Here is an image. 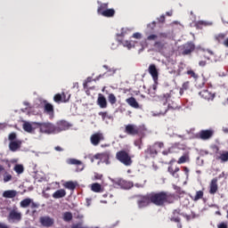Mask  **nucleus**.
<instances>
[{"label": "nucleus", "mask_w": 228, "mask_h": 228, "mask_svg": "<svg viewBox=\"0 0 228 228\" xmlns=\"http://www.w3.org/2000/svg\"><path fill=\"white\" fill-rule=\"evenodd\" d=\"M183 163H190V152H185L183 156L177 160L178 165H183Z\"/></svg>", "instance_id": "5701e85b"}, {"label": "nucleus", "mask_w": 228, "mask_h": 228, "mask_svg": "<svg viewBox=\"0 0 228 228\" xmlns=\"http://www.w3.org/2000/svg\"><path fill=\"white\" fill-rule=\"evenodd\" d=\"M159 38V36L158 35H155V34H151L150 36H148L147 37V40L151 41V40H158Z\"/></svg>", "instance_id": "49530a36"}, {"label": "nucleus", "mask_w": 228, "mask_h": 228, "mask_svg": "<svg viewBox=\"0 0 228 228\" xmlns=\"http://www.w3.org/2000/svg\"><path fill=\"white\" fill-rule=\"evenodd\" d=\"M16 138H17V134L15 133H11L9 134V140L10 142H15L16 141Z\"/></svg>", "instance_id": "c03bdc74"}, {"label": "nucleus", "mask_w": 228, "mask_h": 228, "mask_svg": "<svg viewBox=\"0 0 228 228\" xmlns=\"http://www.w3.org/2000/svg\"><path fill=\"white\" fill-rule=\"evenodd\" d=\"M99 8H101L102 10H108V4H103Z\"/></svg>", "instance_id": "4d7b16f0"}, {"label": "nucleus", "mask_w": 228, "mask_h": 228, "mask_svg": "<svg viewBox=\"0 0 228 228\" xmlns=\"http://www.w3.org/2000/svg\"><path fill=\"white\" fill-rule=\"evenodd\" d=\"M149 74H151L153 81H156L158 79L159 72L158 69L156 68L155 64H151L148 69Z\"/></svg>", "instance_id": "4468645a"}, {"label": "nucleus", "mask_w": 228, "mask_h": 228, "mask_svg": "<svg viewBox=\"0 0 228 228\" xmlns=\"http://www.w3.org/2000/svg\"><path fill=\"white\" fill-rule=\"evenodd\" d=\"M33 126H37V122L29 123L28 121H25L23 123V129L24 131H26V133H33Z\"/></svg>", "instance_id": "6ab92c4d"}, {"label": "nucleus", "mask_w": 228, "mask_h": 228, "mask_svg": "<svg viewBox=\"0 0 228 228\" xmlns=\"http://www.w3.org/2000/svg\"><path fill=\"white\" fill-rule=\"evenodd\" d=\"M151 200L149 199V194L146 196H143L141 200L138 201V207L139 208H147L149 204L151 203Z\"/></svg>", "instance_id": "a211bd4d"}, {"label": "nucleus", "mask_w": 228, "mask_h": 228, "mask_svg": "<svg viewBox=\"0 0 228 228\" xmlns=\"http://www.w3.org/2000/svg\"><path fill=\"white\" fill-rule=\"evenodd\" d=\"M4 199H14V197H17V191L9 190L4 191L3 193Z\"/></svg>", "instance_id": "412c9836"}, {"label": "nucleus", "mask_w": 228, "mask_h": 228, "mask_svg": "<svg viewBox=\"0 0 228 228\" xmlns=\"http://www.w3.org/2000/svg\"><path fill=\"white\" fill-rule=\"evenodd\" d=\"M122 184H124V188L126 190H130V188H133L134 184L133 182H127V181H122Z\"/></svg>", "instance_id": "58836bf2"}, {"label": "nucleus", "mask_w": 228, "mask_h": 228, "mask_svg": "<svg viewBox=\"0 0 228 228\" xmlns=\"http://www.w3.org/2000/svg\"><path fill=\"white\" fill-rule=\"evenodd\" d=\"M108 153H97L94 156V159H102L103 158H108Z\"/></svg>", "instance_id": "e433bc0d"}, {"label": "nucleus", "mask_w": 228, "mask_h": 228, "mask_svg": "<svg viewBox=\"0 0 228 228\" xmlns=\"http://www.w3.org/2000/svg\"><path fill=\"white\" fill-rule=\"evenodd\" d=\"M176 94H179L178 90L170 91L160 96V101L164 106H167V110H177L178 106L172 99H175Z\"/></svg>", "instance_id": "f257e3e1"}, {"label": "nucleus", "mask_w": 228, "mask_h": 228, "mask_svg": "<svg viewBox=\"0 0 228 228\" xmlns=\"http://www.w3.org/2000/svg\"><path fill=\"white\" fill-rule=\"evenodd\" d=\"M30 205H31V199L29 198H27L21 200L20 203V208H29Z\"/></svg>", "instance_id": "bb28decb"}, {"label": "nucleus", "mask_w": 228, "mask_h": 228, "mask_svg": "<svg viewBox=\"0 0 228 228\" xmlns=\"http://www.w3.org/2000/svg\"><path fill=\"white\" fill-rule=\"evenodd\" d=\"M37 127H39L40 133H45V134H56V126L53 123H36Z\"/></svg>", "instance_id": "20e7f679"}, {"label": "nucleus", "mask_w": 228, "mask_h": 228, "mask_svg": "<svg viewBox=\"0 0 228 228\" xmlns=\"http://www.w3.org/2000/svg\"><path fill=\"white\" fill-rule=\"evenodd\" d=\"M200 67H206V61H201L199 62Z\"/></svg>", "instance_id": "13d9d810"}, {"label": "nucleus", "mask_w": 228, "mask_h": 228, "mask_svg": "<svg viewBox=\"0 0 228 228\" xmlns=\"http://www.w3.org/2000/svg\"><path fill=\"white\" fill-rule=\"evenodd\" d=\"M98 13L100 15H102L103 17H113V15H115V10L114 9L102 10V8H98Z\"/></svg>", "instance_id": "2eb2a0df"}, {"label": "nucleus", "mask_w": 228, "mask_h": 228, "mask_svg": "<svg viewBox=\"0 0 228 228\" xmlns=\"http://www.w3.org/2000/svg\"><path fill=\"white\" fill-rule=\"evenodd\" d=\"M159 38H167V33H160L159 36Z\"/></svg>", "instance_id": "5fc2aeb1"}, {"label": "nucleus", "mask_w": 228, "mask_h": 228, "mask_svg": "<svg viewBox=\"0 0 228 228\" xmlns=\"http://www.w3.org/2000/svg\"><path fill=\"white\" fill-rule=\"evenodd\" d=\"M22 145V141L20 140H16V141H12L9 143V149L12 151V152H17L19 149H20Z\"/></svg>", "instance_id": "9d476101"}, {"label": "nucleus", "mask_w": 228, "mask_h": 228, "mask_svg": "<svg viewBox=\"0 0 228 228\" xmlns=\"http://www.w3.org/2000/svg\"><path fill=\"white\" fill-rule=\"evenodd\" d=\"M159 20V22H165V15L160 16Z\"/></svg>", "instance_id": "0e129e2a"}, {"label": "nucleus", "mask_w": 228, "mask_h": 228, "mask_svg": "<svg viewBox=\"0 0 228 228\" xmlns=\"http://www.w3.org/2000/svg\"><path fill=\"white\" fill-rule=\"evenodd\" d=\"M140 45H141V48L139 49V53H142V52H143L145 47H147V41L140 43Z\"/></svg>", "instance_id": "a18cd8bd"}, {"label": "nucleus", "mask_w": 228, "mask_h": 228, "mask_svg": "<svg viewBox=\"0 0 228 228\" xmlns=\"http://www.w3.org/2000/svg\"><path fill=\"white\" fill-rule=\"evenodd\" d=\"M55 151L61 152V151H63V149L60 146L55 147Z\"/></svg>", "instance_id": "338daca9"}, {"label": "nucleus", "mask_w": 228, "mask_h": 228, "mask_svg": "<svg viewBox=\"0 0 228 228\" xmlns=\"http://www.w3.org/2000/svg\"><path fill=\"white\" fill-rule=\"evenodd\" d=\"M187 74H189V76H191L192 77H194L195 76V72L193 70L187 71Z\"/></svg>", "instance_id": "bf43d9fd"}, {"label": "nucleus", "mask_w": 228, "mask_h": 228, "mask_svg": "<svg viewBox=\"0 0 228 228\" xmlns=\"http://www.w3.org/2000/svg\"><path fill=\"white\" fill-rule=\"evenodd\" d=\"M62 218H63L64 222H70V220H72V213L65 212L62 215Z\"/></svg>", "instance_id": "473e14b6"}, {"label": "nucleus", "mask_w": 228, "mask_h": 228, "mask_svg": "<svg viewBox=\"0 0 228 228\" xmlns=\"http://www.w3.org/2000/svg\"><path fill=\"white\" fill-rule=\"evenodd\" d=\"M125 133H126V134H131L132 136H134L135 134H138V133H140V128L135 125H127L126 126Z\"/></svg>", "instance_id": "6e6552de"}, {"label": "nucleus", "mask_w": 228, "mask_h": 228, "mask_svg": "<svg viewBox=\"0 0 228 228\" xmlns=\"http://www.w3.org/2000/svg\"><path fill=\"white\" fill-rule=\"evenodd\" d=\"M94 178L95 179H102V175L95 174Z\"/></svg>", "instance_id": "052dcab7"}, {"label": "nucleus", "mask_w": 228, "mask_h": 228, "mask_svg": "<svg viewBox=\"0 0 228 228\" xmlns=\"http://www.w3.org/2000/svg\"><path fill=\"white\" fill-rule=\"evenodd\" d=\"M102 140H104V134L102 133H96L91 136V143L94 146L99 145Z\"/></svg>", "instance_id": "0eeeda50"}, {"label": "nucleus", "mask_w": 228, "mask_h": 228, "mask_svg": "<svg viewBox=\"0 0 228 228\" xmlns=\"http://www.w3.org/2000/svg\"><path fill=\"white\" fill-rule=\"evenodd\" d=\"M123 45L124 47H127V49H133V47H136V45H138V43L134 41H124Z\"/></svg>", "instance_id": "a878e982"}, {"label": "nucleus", "mask_w": 228, "mask_h": 228, "mask_svg": "<svg viewBox=\"0 0 228 228\" xmlns=\"http://www.w3.org/2000/svg\"><path fill=\"white\" fill-rule=\"evenodd\" d=\"M67 195V191L64 189L57 190L55 192L53 193V199H63Z\"/></svg>", "instance_id": "4be33fe9"}, {"label": "nucleus", "mask_w": 228, "mask_h": 228, "mask_svg": "<svg viewBox=\"0 0 228 228\" xmlns=\"http://www.w3.org/2000/svg\"><path fill=\"white\" fill-rule=\"evenodd\" d=\"M149 199L152 204H155L156 206H163L168 200V195L165 192L150 193Z\"/></svg>", "instance_id": "f03ea898"}, {"label": "nucleus", "mask_w": 228, "mask_h": 228, "mask_svg": "<svg viewBox=\"0 0 228 228\" xmlns=\"http://www.w3.org/2000/svg\"><path fill=\"white\" fill-rule=\"evenodd\" d=\"M217 227L218 228H227V223H221L220 224H218Z\"/></svg>", "instance_id": "6e6d98bb"}, {"label": "nucleus", "mask_w": 228, "mask_h": 228, "mask_svg": "<svg viewBox=\"0 0 228 228\" xmlns=\"http://www.w3.org/2000/svg\"><path fill=\"white\" fill-rule=\"evenodd\" d=\"M100 117H102V120H106V118H111L108 112H99Z\"/></svg>", "instance_id": "37998d69"}, {"label": "nucleus", "mask_w": 228, "mask_h": 228, "mask_svg": "<svg viewBox=\"0 0 228 228\" xmlns=\"http://www.w3.org/2000/svg\"><path fill=\"white\" fill-rule=\"evenodd\" d=\"M183 172L187 178L190 177V169L187 167H183Z\"/></svg>", "instance_id": "3c124183"}, {"label": "nucleus", "mask_w": 228, "mask_h": 228, "mask_svg": "<svg viewBox=\"0 0 228 228\" xmlns=\"http://www.w3.org/2000/svg\"><path fill=\"white\" fill-rule=\"evenodd\" d=\"M14 171L16 172V174H23L24 172V166L20 165V164H17L15 167H14Z\"/></svg>", "instance_id": "7c9ffc66"}, {"label": "nucleus", "mask_w": 228, "mask_h": 228, "mask_svg": "<svg viewBox=\"0 0 228 228\" xmlns=\"http://www.w3.org/2000/svg\"><path fill=\"white\" fill-rule=\"evenodd\" d=\"M30 208L31 209H37L38 208V204L35 203L33 200H31Z\"/></svg>", "instance_id": "8fccbe9b"}, {"label": "nucleus", "mask_w": 228, "mask_h": 228, "mask_svg": "<svg viewBox=\"0 0 228 228\" xmlns=\"http://www.w3.org/2000/svg\"><path fill=\"white\" fill-rule=\"evenodd\" d=\"M68 164L69 165H83V163L76 159H68Z\"/></svg>", "instance_id": "f704fd0d"}, {"label": "nucleus", "mask_w": 228, "mask_h": 228, "mask_svg": "<svg viewBox=\"0 0 228 228\" xmlns=\"http://www.w3.org/2000/svg\"><path fill=\"white\" fill-rule=\"evenodd\" d=\"M133 38L140 39L142 38V34L136 32L133 35Z\"/></svg>", "instance_id": "864d4df0"}, {"label": "nucleus", "mask_w": 228, "mask_h": 228, "mask_svg": "<svg viewBox=\"0 0 228 228\" xmlns=\"http://www.w3.org/2000/svg\"><path fill=\"white\" fill-rule=\"evenodd\" d=\"M153 47H155L157 51L161 52L163 49H165V45L161 41H156Z\"/></svg>", "instance_id": "cd10ccee"}, {"label": "nucleus", "mask_w": 228, "mask_h": 228, "mask_svg": "<svg viewBox=\"0 0 228 228\" xmlns=\"http://www.w3.org/2000/svg\"><path fill=\"white\" fill-rule=\"evenodd\" d=\"M167 111H168V109H165L164 111H160L159 113L156 114V113H153V117H159V115H165V113H167Z\"/></svg>", "instance_id": "603ef678"}, {"label": "nucleus", "mask_w": 228, "mask_h": 228, "mask_svg": "<svg viewBox=\"0 0 228 228\" xmlns=\"http://www.w3.org/2000/svg\"><path fill=\"white\" fill-rule=\"evenodd\" d=\"M224 38H225V34H219L216 36V39L217 40V42H221V40H224Z\"/></svg>", "instance_id": "09e8293b"}, {"label": "nucleus", "mask_w": 228, "mask_h": 228, "mask_svg": "<svg viewBox=\"0 0 228 228\" xmlns=\"http://www.w3.org/2000/svg\"><path fill=\"white\" fill-rule=\"evenodd\" d=\"M203 197H204V192L202 191H198L194 198H192V200L197 202V200H200V199H202Z\"/></svg>", "instance_id": "2f4dec72"}, {"label": "nucleus", "mask_w": 228, "mask_h": 228, "mask_svg": "<svg viewBox=\"0 0 228 228\" xmlns=\"http://www.w3.org/2000/svg\"><path fill=\"white\" fill-rule=\"evenodd\" d=\"M142 139H138L134 142V146L138 147V149H142Z\"/></svg>", "instance_id": "de8ad7c7"}, {"label": "nucleus", "mask_w": 228, "mask_h": 228, "mask_svg": "<svg viewBox=\"0 0 228 228\" xmlns=\"http://www.w3.org/2000/svg\"><path fill=\"white\" fill-rule=\"evenodd\" d=\"M224 45H225V47H228V37L224 41Z\"/></svg>", "instance_id": "774afa93"}, {"label": "nucleus", "mask_w": 228, "mask_h": 228, "mask_svg": "<svg viewBox=\"0 0 228 228\" xmlns=\"http://www.w3.org/2000/svg\"><path fill=\"white\" fill-rule=\"evenodd\" d=\"M108 99L110 104H115L117 102V97L113 94H110Z\"/></svg>", "instance_id": "4c0bfd02"}, {"label": "nucleus", "mask_w": 228, "mask_h": 228, "mask_svg": "<svg viewBox=\"0 0 228 228\" xmlns=\"http://www.w3.org/2000/svg\"><path fill=\"white\" fill-rule=\"evenodd\" d=\"M45 110L47 111V113H54V107H53L51 103H46L45 105Z\"/></svg>", "instance_id": "72a5a7b5"}, {"label": "nucleus", "mask_w": 228, "mask_h": 228, "mask_svg": "<svg viewBox=\"0 0 228 228\" xmlns=\"http://www.w3.org/2000/svg\"><path fill=\"white\" fill-rule=\"evenodd\" d=\"M218 159H221L222 163H227L228 161V151H223L220 156L218 157Z\"/></svg>", "instance_id": "c756f323"}, {"label": "nucleus", "mask_w": 228, "mask_h": 228, "mask_svg": "<svg viewBox=\"0 0 228 228\" xmlns=\"http://www.w3.org/2000/svg\"><path fill=\"white\" fill-rule=\"evenodd\" d=\"M145 152L146 154H150L151 158H155V156H158V149L156 148L155 144L149 146Z\"/></svg>", "instance_id": "aec40b11"}, {"label": "nucleus", "mask_w": 228, "mask_h": 228, "mask_svg": "<svg viewBox=\"0 0 228 228\" xmlns=\"http://www.w3.org/2000/svg\"><path fill=\"white\" fill-rule=\"evenodd\" d=\"M64 188H67V190H76V183L72 181H69V182H66L64 184H63Z\"/></svg>", "instance_id": "c85d7f7f"}, {"label": "nucleus", "mask_w": 228, "mask_h": 228, "mask_svg": "<svg viewBox=\"0 0 228 228\" xmlns=\"http://www.w3.org/2000/svg\"><path fill=\"white\" fill-rule=\"evenodd\" d=\"M168 172L173 175V177H175V179H178L179 175L175 172V169L172 167H168Z\"/></svg>", "instance_id": "ea45409f"}, {"label": "nucleus", "mask_w": 228, "mask_h": 228, "mask_svg": "<svg viewBox=\"0 0 228 228\" xmlns=\"http://www.w3.org/2000/svg\"><path fill=\"white\" fill-rule=\"evenodd\" d=\"M97 104L102 109L108 108V102L106 101V97H104V95H102V94H99L98 100H97Z\"/></svg>", "instance_id": "f3484780"}, {"label": "nucleus", "mask_w": 228, "mask_h": 228, "mask_svg": "<svg viewBox=\"0 0 228 228\" xmlns=\"http://www.w3.org/2000/svg\"><path fill=\"white\" fill-rule=\"evenodd\" d=\"M218 191V179L213 178L209 185V193L210 195H215Z\"/></svg>", "instance_id": "f8f14e48"}, {"label": "nucleus", "mask_w": 228, "mask_h": 228, "mask_svg": "<svg viewBox=\"0 0 228 228\" xmlns=\"http://www.w3.org/2000/svg\"><path fill=\"white\" fill-rule=\"evenodd\" d=\"M40 224L44 227H52L54 224V219L49 216H43L40 218Z\"/></svg>", "instance_id": "1a4fd4ad"}, {"label": "nucleus", "mask_w": 228, "mask_h": 228, "mask_svg": "<svg viewBox=\"0 0 228 228\" xmlns=\"http://www.w3.org/2000/svg\"><path fill=\"white\" fill-rule=\"evenodd\" d=\"M63 97H65V94H62V95L60 94H55L54 97H53V101H54L55 102H61Z\"/></svg>", "instance_id": "c9c22d12"}, {"label": "nucleus", "mask_w": 228, "mask_h": 228, "mask_svg": "<svg viewBox=\"0 0 228 228\" xmlns=\"http://www.w3.org/2000/svg\"><path fill=\"white\" fill-rule=\"evenodd\" d=\"M134 186H135V188H143L144 184L135 183Z\"/></svg>", "instance_id": "680f3d73"}, {"label": "nucleus", "mask_w": 228, "mask_h": 228, "mask_svg": "<svg viewBox=\"0 0 228 228\" xmlns=\"http://www.w3.org/2000/svg\"><path fill=\"white\" fill-rule=\"evenodd\" d=\"M214 133L215 132L213 130H202L200 132V138L201 140H209V138L213 136Z\"/></svg>", "instance_id": "dca6fc26"}, {"label": "nucleus", "mask_w": 228, "mask_h": 228, "mask_svg": "<svg viewBox=\"0 0 228 228\" xmlns=\"http://www.w3.org/2000/svg\"><path fill=\"white\" fill-rule=\"evenodd\" d=\"M12 179V175L8 173H4V183H10V180Z\"/></svg>", "instance_id": "a19ab883"}, {"label": "nucleus", "mask_w": 228, "mask_h": 228, "mask_svg": "<svg viewBox=\"0 0 228 228\" xmlns=\"http://www.w3.org/2000/svg\"><path fill=\"white\" fill-rule=\"evenodd\" d=\"M0 228H8V226L4 223H0Z\"/></svg>", "instance_id": "e2e57ef3"}, {"label": "nucleus", "mask_w": 228, "mask_h": 228, "mask_svg": "<svg viewBox=\"0 0 228 228\" xmlns=\"http://www.w3.org/2000/svg\"><path fill=\"white\" fill-rule=\"evenodd\" d=\"M126 102L132 108H138L139 107L138 102H136V99H134V97H130V98L126 99Z\"/></svg>", "instance_id": "393cba45"}, {"label": "nucleus", "mask_w": 228, "mask_h": 228, "mask_svg": "<svg viewBox=\"0 0 228 228\" xmlns=\"http://www.w3.org/2000/svg\"><path fill=\"white\" fill-rule=\"evenodd\" d=\"M116 159L125 165V167H131L133 165V159L126 151H118L116 153Z\"/></svg>", "instance_id": "7ed1b4c3"}, {"label": "nucleus", "mask_w": 228, "mask_h": 228, "mask_svg": "<svg viewBox=\"0 0 228 228\" xmlns=\"http://www.w3.org/2000/svg\"><path fill=\"white\" fill-rule=\"evenodd\" d=\"M154 145L157 148V151H159L160 149H163V147H165V144L159 142H155Z\"/></svg>", "instance_id": "79ce46f5"}, {"label": "nucleus", "mask_w": 228, "mask_h": 228, "mask_svg": "<svg viewBox=\"0 0 228 228\" xmlns=\"http://www.w3.org/2000/svg\"><path fill=\"white\" fill-rule=\"evenodd\" d=\"M70 127V124L65 120H61L57 122V126H55V131L57 133H61V131H67Z\"/></svg>", "instance_id": "423d86ee"}, {"label": "nucleus", "mask_w": 228, "mask_h": 228, "mask_svg": "<svg viewBox=\"0 0 228 228\" xmlns=\"http://www.w3.org/2000/svg\"><path fill=\"white\" fill-rule=\"evenodd\" d=\"M7 220L10 224H17L22 220V213L17 209H12L10 211Z\"/></svg>", "instance_id": "39448f33"}, {"label": "nucleus", "mask_w": 228, "mask_h": 228, "mask_svg": "<svg viewBox=\"0 0 228 228\" xmlns=\"http://www.w3.org/2000/svg\"><path fill=\"white\" fill-rule=\"evenodd\" d=\"M183 51L182 52V54H190L191 53H193L195 49V45H193V43H186L185 45H183Z\"/></svg>", "instance_id": "ddd939ff"}, {"label": "nucleus", "mask_w": 228, "mask_h": 228, "mask_svg": "<svg viewBox=\"0 0 228 228\" xmlns=\"http://www.w3.org/2000/svg\"><path fill=\"white\" fill-rule=\"evenodd\" d=\"M109 72H112V74H115V72H117V69L115 68L109 69Z\"/></svg>", "instance_id": "69168bd1"}, {"label": "nucleus", "mask_w": 228, "mask_h": 228, "mask_svg": "<svg viewBox=\"0 0 228 228\" xmlns=\"http://www.w3.org/2000/svg\"><path fill=\"white\" fill-rule=\"evenodd\" d=\"M199 94L206 101H213L215 99V94H212L208 89L202 90Z\"/></svg>", "instance_id": "9b49d317"}, {"label": "nucleus", "mask_w": 228, "mask_h": 228, "mask_svg": "<svg viewBox=\"0 0 228 228\" xmlns=\"http://www.w3.org/2000/svg\"><path fill=\"white\" fill-rule=\"evenodd\" d=\"M92 191H94V193H101L102 191V187L101 186V183H95L91 185Z\"/></svg>", "instance_id": "b1692460"}]
</instances>
